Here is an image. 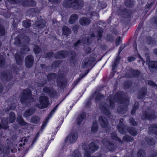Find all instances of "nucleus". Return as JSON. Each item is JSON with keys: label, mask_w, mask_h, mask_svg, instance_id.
<instances>
[{"label": "nucleus", "mask_w": 157, "mask_h": 157, "mask_svg": "<svg viewBox=\"0 0 157 157\" xmlns=\"http://www.w3.org/2000/svg\"><path fill=\"white\" fill-rule=\"evenodd\" d=\"M118 96V94H117L114 97L113 95H110L107 98L106 102H103L100 103L99 108L103 113L107 116L110 114V110L113 109L115 106L114 102L115 101L114 98ZM117 101L121 102V104L124 102L121 100V98L119 96L117 97Z\"/></svg>", "instance_id": "1"}, {"label": "nucleus", "mask_w": 157, "mask_h": 157, "mask_svg": "<svg viewBox=\"0 0 157 157\" xmlns=\"http://www.w3.org/2000/svg\"><path fill=\"white\" fill-rule=\"evenodd\" d=\"M124 120L121 119L119 124L117 126V129L120 133L124 134L125 133L127 129L129 133L133 136H136L137 134V131L133 127H129L128 129L126 126L123 123Z\"/></svg>", "instance_id": "2"}, {"label": "nucleus", "mask_w": 157, "mask_h": 157, "mask_svg": "<svg viewBox=\"0 0 157 157\" xmlns=\"http://www.w3.org/2000/svg\"><path fill=\"white\" fill-rule=\"evenodd\" d=\"M64 3L66 6L73 7L75 9H78L83 6L84 2L83 0H65Z\"/></svg>", "instance_id": "3"}, {"label": "nucleus", "mask_w": 157, "mask_h": 157, "mask_svg": "<svg viewBox=\"0 0 157 157\" xmlns=\"http://www.w3.org/2000/svg\"><path fill=\"white\" fill-rule=\"evenodd\" d=\"M31 91L29 89L24 90L21 93L20 100L22 103H27L30 101Z\"/></svg>", "instance_id": "4"}, {"label": "nucleus", "mask_w": 157, "mask_h": 157, "mask_svg": "<svg viewBox=\"0 0 157 157\" xmlns=\"http://www.w3.org/2000/svg\"><path fill=\"white\" fill-rule=\"evenodd\" d=\"M88 151L86 150L84 153V155L87 157H89L91 153L97 151L99 148L98 146L94 142H92L89 144L88 146Z\"/></svg>", "instance_id": "5"}, {"label": "nucleus", "mask_w": 157, "mask_h": 157, "mask_svg": "<svg viewBox=\"0 0 157 157\" xmlns=\"http://www.w3.org/2000/svg\"><path fill=\"white\" fill-rule=\"evenodd\" d=\"M39 104L36 105V106L40 109L46 108L49 104L48 98L47 97L40 96L39 98Z\"/></svg>", "instance_id": "6"}, {"label": "nucleus", "mask_w": 157, "mask_h": 157, "mask_svg": "<svg viewBox=\"0 0 157 157\" xmlns=\"http://www.w3.org/2000/svg\"><path fill=\"white\" fill-rule=\"evenodd\" d=\"M157 115L155 114L154 111L150 110L144 112L142 116L143 120L148 119L151 120L155 119Z\"/></svg>", "instance_id": "7"}, {"label": "nucleus", "mask_w": 157, "mask_h": 157, "mask_svg": "<svg viewBox=\"0 0 157 157\" xmlns=\"http://www.w3.org/2000/svg\"><path fill=\"white\" fill-rule=\"evenodd\" d=\"M77 137V133L76 132H72L66 138L65 142L72 143L76 141Z\"/></svg>", "instance_id": "8"}, {"label": "nucleus", "mask_w": 157, "mask_h": 157, "mask_svg": "<svg viewBox=\"0 0 157 157\" xmlns=\"http://www.w3.org/2000/svg\"><path fill=\"white\" fill-rule=\"evenodd\" d=\"M94 59L93 57H89L84 60L82 63V67L83 68H86L90 66L94 62Z\"/></svg>", "instance_id": "9"}, {"label": "nucleus", "mask_w": 157, "mask_h": 157, "mask_svg": "<svg viewBox=\"0 0 157 157\" xmlns=\"http://www.w3.org/2000/svg\"><path fill=\"white\" fill-rule=\"evenodd\" d=\"M34 63V58L32 55L27 56L25 59V63L26 67L28 68L31 67Z\"/></svg>", "instance_id": "10"}, {"label": "nucleus", "mask_w": 157, "mask_h": 157, "mask_svg": "<svg viewBox=\"0 0 157 157\" xmlns=\"http://www.w3.org/2000/svg\"><path fill=\"white\" fill-rule=\"evenodd\" d=\"M58 105H57L56 106V107L50 112V113L49 114L48 116L45 119L43 122L42 126L41 127V129L42 130H43L44 128L46 126L47 124L48 121L49 120V118L51 117V116L53 115V113L55 112V111L56 110V109Z\"/></svg>", "instance_id": "11"}, {"label": "nucleus", "mask_w": 157, "mask_h": 157, "mask_svg": "<svg viewBox=\"0 0 157 157\" xmlns=\"http://www.w3.org/2000/svg\"><path fill=\"white\" fill-rule=\"evenodd\" d=\"M91 22V20L88 18L83 17L79 20V23L82 26H86L89 25Z\"/></svg>", "instance_id": "12"}, {"label": "nucleus", "mask_w": 157, "mask_h": 157, "mask_svg": "<svg viewBox=\"0 0 157 157\" xmlns=\"http://www.w3.org/2000/svg\"><path fill=\"white\" fill-rule=\"evenodd\" d=\"M68 55V52L66 51H61L56 53L54 56L56 59L63 58L67 57Z\"/></svg>", "instance_id": "13"}, {"label": "nucleus", "mask_w": 157, "mask_h": 157, "mask_svg": "<svg viewBox=\"0 0 157 157\" xmlns=\"http://www.w3.org/2000/svg\"><path fill=\"white\" fill-rule=\"evenodd\" d=\"M43 91L51 97H53L56 94V92L52 88L45 87L43 89Z\"/></svg>", "instance_id": "14"}, {"label": "nucleus", "mask_w": 157, "mask_h": 157, "mask_svg": "<svg viewBox=\"0 0 157 157\" xmlns=\"http://www.w3.org/2000/svg\"><path fill=\"white\" fill-rule=\"evenodd\" d=\"M103 33V29L101 28H98L95 32V34L93 33L91 34V37L96 36L98 38V40H99L102 37Z\"/></svg>", "instance_id": "15"}, {"label": "nucleus", "mask_w": 157, "mask_h": 157, "mask_svg": "<svg viewBox=\"0 0 157 157\" xmlns=\"http://www.w3.org/2000/svg\"><path fill=\"white\" fill-rule=\"evenodd\" d=\"M99 121L101 126L104 128L108 126V123L107 120L103 116H101L99 118Z\"/></svg>", "instance_id": "16"}, {"label": "nucleus", "mask_w": 157, "mask_h": 157, "mask_svg": "<svg viewBox=\"0 0 157 157\" xmlns=\"http://www.w3.org/2000/svg\"><path fill=\"white\" fill-rule=\"evenodd\" d=\"M64 77L61 75H59L57 78V86L62 88L64 86Z\"/></svg>", "instance_id": "17"}, {"label": "nucleus", "mask_w": 157, "mask_h": 157, "mask_svg": "<svg viewBox=\"0 0 157 157\" xmlns=\"http://www.w3.org/2000/svg\"><path fill=\"white\" fill-rule=\"evenodd\" d=\"M157 132V124H151L149 128L148 133L149 134L155 133Z\"/></svg>", "instance_id": "18"}, {"label": "nucleus", "mask_w": 157, "mask_h": 157, "mask_svg": "<svg viewBox=\"0 0 157 157\" xmlns=\"http://www.w3.org/2000/svg\"><path fill=\"white\" fill-rule=\"evenodd\" d=\"M147 93V89L145 87H143L141 89L138 93V97L140 99H142L145 97Z\"/></svg>", "instance_id": "19"}, {"label": "nucleus", "mask_w": 157, "mask_h": 157, "mask_svg": "<svg viewBox=\"0 0 157 157\" xmlns=\"http://www.w3.org/2000/svg\"><path fill=\"white\" fill-rule=\"evenodd\" d=\"M86 117V114L85 113H82L78 115L77 118V124L78 125L81 124L82 122L83 121Z\"/></svg>", "instance_id": "20"}, {"label": "nucleus", "mask_w": 157, "mask_h": 157, "mask_svg": "<svg viewBox=\"0 0 157 157\" xmlns=\"http://www.w3.org/2000/svg\"><path fill=\"white\" fill-rule=\"evenodd\" d=\"M102 142L103 144L105 145L109 148H112L113 147L114 144L110 142L107 138L102 140Z\"/></svg>", "instance_id": "21"}, {"label": "nucleus", "mask_w": 157, "mask_h": 157, "mask_svg": "<svg viewBox=\"0 0 157 157\" xmlns=\"http://www.w3.org/2000/svg\"><path fill=\"white\" fill-rule=\"evenodd\" d=\"M157 61H151L149 62L148 67L150 70L153 72V70L156 69Z\"/></svg>", "instance_id": "22"}, {"label": "nucleus", "mask_w": 157, "mask_h": 157, "mask_svg": "<svg viewBox=\"0 0 157 157\" xmlns=\"http://www.w3.org/2000/svg\"><path fill=\"white\" fill-rule=\"evenodd\" d=\"M78 16L76 14H72L69 18L68 22L71 24L74 23L78 19Z\"/></svg>", "instance_id": "23"}, {"label": "nucleus", "mask_w": 157, "mask_h": 157, "mask_svg": "<svg viewBox=\"0 0 157 157\" xmlns=\"http://www.w3.org/2000/svg\"><path fill=\"white\" fill-rule=\"evenodd\" d=\"M63 34L67 36L71 33V29L67 26H64L63 28Z\"/></svg>", "instance_id": "24"}, {"label": "nucleus", "mask_w": 157, "mask_h": 157, "mask_svg": "<svg viewBox=\"0 0 157 157\" xmlns=\"http://www.w3.org/2000/svg\"><path fill=\"white\" fill-rule=\"evenodd\" d=\"M57 75L55 73H52L49 74L47 76L48 81L49 82H55V80L56 77H58Z\"/></svg>", "instance_id": "25"}, {"label": "nucleus", "mask_w": 157, "mask_h": 157, "mask_svg": "<svg viewBox=\"0 0 157 157\" xmlns=\"http://www.w3.org/2000/svg\"><path fill=\"white\" fill-rule=\"evenodd\" d=\"M35 111L31 109H27L24 112L23 114V117L26 118L28 117L31 115L33 114L34 112Z\"/></svg>", "instance_id": "26"}, {"label": "nucleus", "mask_w": 157, "mask_h": 157, "mask_svg": "<svg viewBox=\"0 0 157 157\" xmlns=\"http://www.w3.org/2000/svg\"><path fill=\"white\" fill-rule=\"evenodd\" d=\"M17 63L21 65L23 63V58L19 55L18 53H16L15 55Z\"/></svg>", "instance_id": "27"}, {"label": "nucleus", "mask_w": 157, "mask_h": 157, "mask_svg": "<svg viewBox=\"0 0 157 157\" xmlns=\"http://www.w3.org/2000/svg\"><path fill=\"white\" fill-rule=\"evenodd\" d=\"M98 130V122L96 121L93 122L91 128V132L94 133L96 132Z\"/></svg>", "instance_id": "28"}, {"label": "nucleus", "mask_w": 157, "mask_h": 157, "mask_svg": "<svg viewBox=\"0 0 157 157\" xmlns=\"http://www.w3.org/2000/svg\"><path fill=\"white\" fill-rule=\"evenodd\" d=\"M129 72L131 74V75L129 76L130 77H137L140 75V73L139 71L133 70H130Z\"/></svg>", "instance_id": "29"}, {"label": "nucleus", "mask_w": 157, "mask_h": 157, "mask_svg": "<svg viewBox=\"0 0 157 157\" xmlns=\"http://www.w3.org/2000/svg\"><path fill=\"white\" fill-rule=\"evenodd\" d=\"M17 120L19 124L21 125L25 126L28 124V123L25 122L21 116H19L17 118Z\"/></svg>", "instance_id": "30"}, {"label": "nucleus", "mask_w": 157, "mask_h": 157, "mask_svg": "<svg viewBox=\"0 0 157 157\" xmlns=\"http://www.w3.org/2000/svg\"><path fill=\"white\" fill-rule=\"evenodd\" d=\"M30 121L31 122L34 124H36L39 122L40 118L38 116H34L31 118Z\"/></svg>", "instance_id": "31"}, {"label": "nucleus", "mask_w": 157, "mask_h": 157, "mask_svg": "<svg viewBox=\"0 0 157 157\" xmlns=\"http://www.w3.org/2000/svg\"><path fill=\"white\" fill-rule=\"evenodd\" d=\"M15 115L13 112H11L10 113L9 117L8 118L9 121L10 123H13L15 120Z\"/></svg>", "instance_id": "32"}, {"label": "nucleus", "mask_w": 157, "mask_h": 157, "mask_svg": "<svg viewBox=\"0 0 157 157\" xmlns=\"http://www.w3.org/2000/svg\"><path fill=\"white\" fill-rule=\"evenodd\" d=\"M111 138L114 140H117L119 143L121 144L123 143V141L120 138H119L117 136L116 134L114 133H113L111 134Z\"/></svg>", "instance_id": "33"}, {"label": "nucleus", "mask_w": 157, "mask_h": 157, "mask_svg": "<svg viewBox=\"0 0 157 157\" xmlns=\"http://www.w3.org/2000/svg\"><path fill=\"white\" fill-rule=\"evenodd\" d=\"M36 26L39 29H42L44 27L45 25L41 21H38L36 22L35 23Z\"/></svg>", "instance_id": "34"}, {"label": "nucleus", "mask_w": 157, "mask_h": 157, "mask_svg": "<svg viewBox=\"0 0 157 157\" xmlns=\"http://www.w3.org/2000/svg\"><path fill=\"white\" fill-rule=\"evenodd\" d=\"M146 140L147 144L149 145H152L155 144V141L151 137H146Z\"/></svg>", "instance_id": "35"}, {"label": "nucleus", "mask_w": 157, "mask_h": 157, "mask_svg": "<svg viewBox=\"0 0 157 157\" xmlns=\"http://www.w3.org/2000/svg\"><path fill=\"white\" fill-rule=\"evenodd\" d=\"M121 14L123 15V17H129L130 16L129 11L127 10L124 9V10H121Z\"/></svg>", "instance_id": "36"}, {"label": "nucleus", "mask_w": 157, "mask_h": 157, "mask_svg": "<svg viewBox=\"0 0 157 157\" xmlns=\"http://www.w3.org/2000/svg\"><path fill=\"white\" fill-rule=\"evenodd\" d=\"M120 57L119 56H118L116 58L114 63L112 65V70L114 71L115 69V68L117 67V65L119 63V62L120 60Z\"/></svg>", "instance_id": "37"}, {"label": "nucleus", "mask_w": 157, "mask_h": 157, "mask_svg": "<svg viewBox=\"0 0 157 157\" xmlns=\"http://www.w3.org/2000/svg\"><path fill=\"white\" fill-rule=\"evenodd\" d=\"M81 153L78 150H75L72 154V157H81Z\"/></svg>", "instance_id": "38"}, {"label": "nucleus", "mask_w": 157, "mask_h": 157, "mask_svg": "<svg viewBox=\"0 0 157 157\" xmlns=\"http://www.w3.org/2000/svg\"><path fill=\"white\" fill-rule=\"evenodd\" d=\"M133 0H126L125 4L127 7H132L133 6Z\"/></svg>", "instance_id": "39"}, {"label": "nucleus", "mask_w": 157, "mask_h": 157, "mask_svg": "<svg viewBox=\"0 0 157 157\" xmlns=\"http://www.w3.org/2000/svg\"><path fill=\"white\" fill-rule=\"evenodd\" d=\"M137 156L138 157H146L144 151L142 149H139L138 151Z\"/></svg>", "instance_id": "40"}, {"label": "nucleus", "mask_w": 157, "mask_h": 157, "mask_svg": "<svg viewBox=\"0 0 157 157\" xmlns=\"http://www.w3.org/2000/svg\"><path fill=\"white\" fill-rule=\"evenodd\" d=\"M123 140L125 141L131 142L133 140V139L130 136L126 135L123 137Z\"/></svg>", "instance_id": "41"}, {"label": "nucleus", "mask_w": 157, "mask_h": 157, "mask_svg": "<svg viewBox=\"0 0 157 157\" xmlns=\"http://www.w3.org/2000/svg\"><path fill=\"white\" fill-rule=\"evenodd\" d=\"M89 70L87 71L86 72L84 75H80L79 78L75 82L74 84L75 86L77 83L80 81V80L83 77L86 76L87 74L88 73Z\"/></svg>", "instance_id": "42"}, {"label": "nucleus", "mask_w": 157, "mask_h": 157, "mask_svg": "<svg viewBox=\"0 0 157 157\" xmlns=\"http://www.w3.org/2000/svg\"><path fill=\"white\" fill-rule=\"evenodd\" d=\"M82 41L84 44H89L91 41L90 38L87 37H84L82 39Z\"/></svg>", "instance_id": "43"}, {"label": "nucleus", "mask_w": 157, "mask_h": 157, "mask_svg": "<svg viewBox=\"0 0 157 157\" xmlns=\"http://www.w3.org/2000/svg\"><path fill=\"white\" fill-rule=\"evenodd\" d=\"M138 107L139 104L138 103H135L134 105L133 109L131 112V113L132 114H134L135 113L136 110L138 109Z\"/></svg>", "instance_id": "44"}, {"label": "nucleus", "mask_w": 157, "mask_h": 157, "mask_svg": "<svg viewBox=\"0 0 157 157\" xmlns=\"http://www.w3.org/2000/svg\"><path fill=\"white\" fill-rule=\"evenodd\" d=\"M31 24L27 21H22V25L25 28H28L31 26Z\"/></svg>", "instance_id": "45"}, {"label": "nucleus", "mask_w": 157, "mask_h": 157, "mask_svg": "<svg viewBox=\"0 0 157 157\" xmlns=\"http://www.w3.org/2000/svg\"><path fill=\"white\" fill-rule=\"evenodd\" d=\"M5 30L3 26L0 24V36H3L5 35Z\"/></svg>", "instance_id": "46"}, {"label": "nucleus", "mask_w": 157, "mask_h": 157, "mask_svg": "<svg viewBox=\"0 0 157 157\" xmlns=\"http://www.w3.org/2000/svg\"><path fill=\"white\" fill-rule=\"evenodd\" d=\"M33 50L34 52L37 54L39 53L41 51L40 48L36 45H34Z\"/></svg>", "instance_id": "47"}, {"label": "nucleus", "mask_w": 157, "mask_h": 157, "mask_svg": "<svg viewBox=\"0 0 157 157\" xmlns=\"http://www.w3.org/2000/svg\"><path fill=\"white\" fill-rule=\"evenodd\" d=\"M29 4H24L25 5L27 6H33L36 5V2L33 0H29Z\"/></svg>", "instance_id": "48"}, {"label": "nucleus", "mask_w": 157, "mask_h": 157, "mask_svg": "<svg viewBox=\"0 0 157 157\" xmlns=\"http://www.w3.org/2000/svg\"><path fill=\"white\" fill-rule=\"evenodd\" d=\"M5 64V60L2 56L0 55V66H3Z\"/></svg>", "instance_id": "49"}, {"label": "nucleus", "mask_w": 157, "mask_h": 157, "mask_svg": "<svg viewBox=\"0 0 157 157\" xmlns=\"http://www.w3.org/2000/svg\"><path fill=\"white\" fill-rule=\"evenodd\" d=\"M29 0H25L22 1H21L20 2L19 1V3H20L22 5L24 6H28L26 5H24V4H29Z\"/></svg>", "instance_id": "50"}, {"label": "nucleus", "mask_w": 157, "mask_h": 157, "mask_svg": "<svg viewBox=\"0 0 157 157\" xmlns=\"http://www.w3.org/2000/svg\"><path fill=\"white\" fill-rule=\"evenodd\" d=\"M60 64V61H56L54 62L52 64V67H58Z\"/></svg>", "instance_id": "51"}, {"label": "nucleus", "mask_w": 157, "mask_h": 157, "mask_svg": "<svg viewBox=\"0 0 157 157\" xmlns=\"http://www.w3.org/2000/svg\"><path fill=\"white\" fill-rule=\"evenodd\" d=\"M130 123L132 125L135 126L137 125V123L132 118H130Z\"/></svg>", "instance_id": "52"}, {"label": "nucleus", "mask_w": 157, "mask_h": 157, "mask_svg": "<svg viewBox=\"0 0 157 157\" xmlns=\"http://www.w3.org/2000/svg\"><path fill=\"white\" fill-rule=\"evenodd\" d=\"M102 98H104V96L102 94H99L96 96L95 98L96 101H98L101 100Z\"/></svg>", "instance_id": "53"}, {"label": "nucleus", "mask_w": 157, "mask_h": 157, "mask_svg": "<svg viewBox=\"0 0 157 157\" xmlns=\"http://www.w3.org/2000/svg\"><path fill=\"white\" fill-rule=\"evenodd\" d=\"M107 40L110 41H113L114 38L110 34L108 35L107 36Z\"/></svg>", "instance_id": "54"}, {"label": "nucleus", "mask_w": 157, "mask_h": 157, "mask_svg": "<svg viewBox=\"0 0 157 157\" xmlns=\"http://www.w3.org/2000/svg\"><path fill=\"white\" fill-rule=\"evenodd\" d=\"M147 82L148 84L152 86L153 87H157V85L152 81L148 80Z\"/></svg>", "instance_id": "55"}, {"label": "nucleus", "mask_w": 157, "mask_h": 157, "mask_svg": "<svg viewBox=\"0 0 157 157\" xmlns=\"http://www.w3.org/2000/svg\"><path fill=\"white\" fill-rule=\"evenodd\" d=\"M4 149V146L1 144V143L0 141V154H2L3 152Z\"/></svg>", "instance_id": "56"}, {"label": "nucleus", "mask_w": 157, "mask_h": 157, "mask_svg": "<svg viewBox=\"0 0 157 157\" xmlns=\"http://www.w3.org/2000/svg\"><path fill=\"white\" fill-rule=\"evenodd\" d=\"M24 51L23 52H22V53H25L28 51H29L30 50L29 48H28V46H25L23 48Z\"/></svg>", "instance_id": "57"}, {"label": "nucleus", "mask_w": 157, "mask_h": 157, "mask_svg": "<svg viewBox=\"0 0 157 157\" xmlns=\"http://www.w3.org/2000/svg\"><path fill=\"white\" fill-rule=\"evenodd\" d=\"M8 1L10 3L12 4H17L19 2V1L16 0H8Z\"/></svg>", "instance_id": "58"}, {"label": "nucleus", "mask_w": 157, "mask_h": 157, "mask_svg": "<svg viewBox=\"0 0 157 157\" xmlns=\"http://www.w3.org/2000/svg\"><path fill=\"white\" fill-rule=\"evenodd\" d=\"M144 57L146 58V62H149L150 60V56L148 53H146L144 56Z\"/></svg>", "instance_id": "59"}, {"label": "nucleus", "mask_w": 157, "mask_h": 157, "mask_svg": "<svg viewBox=\"0 0 157 157\" xmlns=\"http://www.w3.org/2000/svg\"><path fill=\"white\" fill-rule=\"evenodd\" d=\"M121 41V37L120 36H119L117 37L116 40V44L117 45H119Z\"/></svg>", "instance_id": "60"}, {"label": "nucleus", "mask_w": 157, "mask_h": 157, "mask_svg": "<svg viewBox=\"0 0 157 157\" xmlns=\"http://www.w3.org/2000/svg\"><path fill=\"white\" fill-rule=\"evenodd\" d=\"M53 53L52 52H49L46 55V57L47 58H50L52 56Z\"/></svg>", "instance_id": "61"}, {"label": "nucleus", "mask_w": 157, "mask_h": 157, "mask_svg": "<svg viewBox=\"0 0 157 157\" xmlns=\"http://www.w3.org/2000/svg\"><path fill=\"white\" fill-rule=\"evenodd\" d=\"M135 58L133 57H129L128 58V60L129 62L133 61L135 60Z\"/></svg>", "instance_id": "62"}, {"label": "nucleus", "mask_w": 157, "mask_h": 157, "mask_svg": "<svg viewBox=\"0 0 157 157\" xmlns=\"http://www.w3.org/2000/svg\"><path fill=\"white\" fill-rule=\"evenodd\" d=\"M81 43L80 40H78L75 44H74V46L76 48L78 47Z\"/></svg>", "instance_id": "63"}, {"label": "nucleus", "mask_w": 157, "mask_h": 157, "mask_svg": "<svg viewBox=\"0 0 157 157\" xmlns=\"http://www.w3.org/2000/svg\"><path fill=\"white\" fill-rule=\"evenodd\" d=\"M157 155L156 153H154L153 154H151L148 157H155Z\"/></svg>", "instance_id": "64"}]
</instances>
